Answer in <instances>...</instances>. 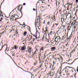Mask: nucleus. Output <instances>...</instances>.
Returning <instances> with one entry per match:
<instances>
[{
  "instance_id": "nucleus-1",
  "label": "nucleus",
  "mask_w": 78,
  "mask_h": 78,
  "mask_svg": "<svg viewBox=\"0 0 78 78\" xmlns=\"http://www.w3.org/2000/svg\"><path fill=\"white\" fill-rule=\"evenodd\" d=\"M56 38L57 39V42H59V41H60V39H61V38H60V37H59V36H58L57 37H56L55 39H56Z\"/></svg>"
},
{
  "instance_id": "nucleus-2",
  "label": "nucleus",
  "mask_w": 78,
  "mask_h": 78,
  "mask_svg": "<svg viewBox=\"0 0 78 78\" xmlns=\"http://www.w3.org/2000/svg\"><path fill=\"white\" fill-rule=\"evenodd\" d=\"M75 25V20H74L73 22L72 23V25L73 27H74Z\"/></svg>"
},
{
  "instance_id": "nucleus-3",
  "label": "nucleus",
  "mask_w": 78,
  "mask_h": 78,
  "mask_svg": "<svg viewBox=\"0 0 78 78\" xmlns=\"http://www.w3.org/2000/svg\"><path fill=\"white\" fill-rule=\"evenodd\" d=\"M25 46H23L22 48L21 51H23L24 50H25Z\"/></svg>"
},
{
  "instance_id": "nucleus-4",
  "label": "nucleus",
  "mask_w": 78,
  "mask_h": 78,
  "mask_svg": "<svg viewBox=\"0 0 78 78\" xmlns=\"http://www.w3.org/2000/svg\"><path fill=\"white\" fill-rule=\"evenodd\" d=\"M56 48L55 47H53L51 48V50L52 51H54L56 49Z\"/></svg>"
},
{
  "instance_id": "nucleus-5",
  "label": "nucleus",
  "mask_w": 78,
  "mask_h": 78,
  "mask_svg": "<svg viewBox=\"0 0 78 78\" xmlns=\"http://www.w3.org/2000/svg\"><path fill=\"white\" fill-rule=\"evenodd\" d=\"M30 51H33V50L31 49V48H29L28 49V52Z\"/></svg>"
},
{
  "instance_id": "nucleus-6",
  "label": "nucleus",
  "mask_w": 78,
  "mask_h": 78,
  "mask_svg": "<svg viewBox=\"0 0 78 78\" xmlns=\"http://www.w3.org/2000/svg\"><path fill=\"white\" fill-rule=\"evenodd\" d=\"M20 5H19L18 6V7H19L18 8L17 10L18 11H20V12H21V11L20 10Z\"/></svg>"
},
{
  "instance_id": "nucleus-7",
  "label": "nucleus",
  "mask_w": 78,
  "mask_h": 78,
  "mask_svg": "<svg viewBox=\"0 0 78 78\" xmlns=\"http://www.w3.org/2000/svg\"><path fill=\"white\" fill-rule=\"evenodd\" d=\"M17 14H14V16H11V19H12V18H13L14 17H15V16H17Z\"/></svg>"
},
{
  "instance_id": "nucleus-8",
  "label": "nucleus",
  "mask_w": 78,
  "mask_h": 78,
  "mask_svg": "<svg viewBox=\"0 0 78 78\" xmlns=\"http://www.w3.org/2000/svg\"><path fill=\"white\" fill-rule=\"evenodd\" d=\"M65 73H66V75L68 76V75H69V74L68 73V72L66 71V70H65Z\"/></svg>"
},
{
  "instance_id": "nucleus-9",
  "label": "nucleus",
  "mask_w": 78,
  "mask_h": 78,
  "mask_svg": "<svg viewBox=\"0 0 78 78\" xmlns=\"http://www.w3.org/2000/svg\"><path fill=\"white\" fill-rule=\"evenodd\" d=\"M27 34V32H24V33H23V36H26V34Z\"/></svg>"
},
{
  "instance_id": "nucleus-10",
  "label": "nucleus",
  "mask_w": 78,
  "mask_h": 78,
  "mask_svg": "<svg viewBox=\"0 0 78 78\" xmlns=\"http://www.w3.org/2000/svg\"><path fill=\"white\" fill-rule=\"evenodd\" d=\"M39 6H40V5H39V4H36V7H37V8H39Z\"/></svg>"
},
{
  "instance_id": "nucleus-11",
  "label": "nucleus",
  "mask_w": 78,
  "mask_h": 78,
  "mask_svg": "<svg viewBox=\"0 0 78 78\" xmlns=\"http://www.w3.org/2000/svg\"><path fill=\"white\" fill-rule=\"evenodd\" d=\"M69 4V5H71V6L72 5L71 4H69V3H68L66 4V6H67V5H68Z\"/></svg>"
},
{
  "instance_id": "nucleus-12",
  "label": "nucleus",
  "mask_w": 78,
  "mask_h": 78,
  "mask_svg": "<svg viewBox=\"0 0 78 78\" xmlns=\"http://www.w3.org/2000/svg\"><path fill=\"white\" fill-rule=\"evenodd\" d=\"M3 45V42H2L0 44V47Z\"/></svg>"
},
{
  "instance_id": "nucleus-13",
  "label": "nucleus",
  "mask_w": 78,
  "mask_h": 78,
  "mask_svg": "<svg viewBox=\"0 0 78 78\" xmlns=\"http://www.w3.org/2000/svg\"><path fill=\"white\" fill-rule=\"evenodd\" d=\"M42 64H41L40 66L37 69H39V68H41V67H42Z\"/></svg>"
},
{
  "instance_id": "nucleus-14",
  "label": "nucleus",
  "mask_w": 78,
  "mask_h": 78,
  "mask_svg": "<svg viewBox=\"0 0 78 78\" xmlns=\"http://www.w3.org/2000/svg\"><path fill=\"white\" fill-rule=\"evenodd\" d=\"M17 48V47L16 46V45L14 46V49H16V50Z\"/></svg>"
},
{
  "instance_id": "nucleus-15",
  "label": "nucleus",
  "mask_w": 78,
  "mask_h": 78,
  "mask_svg": "<svg viewBox=\"0 0 78 78\" xmlns=\"http://www.w3.org/2000/svg\"><path fill=\"white\" fill-rule=\"evenodd\" d=\"M22 47H20L19 48V50H21V51H22Z\"/></svg>"
},
{
  "instance_id": "nucleus-16",
  "label": "nucleus",
  "mask_w": 78,
  "mask_h": 78,
  "mask_svg": "<svg viewBox=\"0 0 78 78\" xmlns=\"http://www.w3.org/2000/svg\"><path fill=\"white\" fill-rule=\"evenodd\" d=\"M50 35H51L53 34V32L52 31H51L50 33Z\"/></svg>"
},
{
  "instance_id": "nucleus-17",
  "label": "nucleus",
  "mask_w": 78,
  "mask_h": 78,
  "mask_svg": "<svg viewBox=\"0 0 78 78\" xmlns=\"http://www.w3.org/2000/svg\"><path fill=\"white\" fill-rule=\"evenodd\" d=\"M34 55H36L37 54V53H36V51L34 52Z\"/></svg>"
},
{
  "instance_id": "nucleus-18",
  "label": "nucleus",
  "mask_w": 78,
  "mask_h": 78,
  "mask_svg": "<svg viewBox=\"0 0 78 78\" xmlns=\"http://www.w3.org/2000/svg\"><path fill=\"white\" fill-rule=\"evenodd\" d=\"M68 56L69 58H71V54L70 55H68Z\"/></svg>"
},
{
  "instance_id": "nucleus-19",
  "label": "nucleus",
  "mask_w": 78,
  "mask_h": 78,
  "mask_svg": "<svg viewBox=\"0 0 78 78\" xmlns=\"http://www.w3.org/2000/svg\"><path fill=\"white\" fill-rule=\"evenodd\" d=\"M28 29L29 31H30V27H28Z\"/></svg>"
},
{
  "instance_id": "nucleus-20",
  "label": "nucleus",
  "mask_w": 78,
  "mask_h": 78,
  "mask_svg": "<svg viewBox=\"0 0 78 78\" xmlns=\"http://www.w3.org/2000/svg\"><path fill=\"white\" fill-rule=\"evenodd\" d=\"M62 21V20L64 22V19L63 18H62L61 19Z\"/></svg>"
},
{
  "instance_id": "nucleus-21",
  "label": "nucleus",
  "mask_w": 78,
  "mask_h": 78,
  "mask_svg": "<svg viewBox=\"0 0 78 78\" xmlns=\"http://www.w3.org/2000/svg\"><path fill=\"white\" fill-rule=\"evenodd\" d=\"M76 3H78V0H76Z\"/></svg>"
},
{
  "instance_id": "nucleus-22",
  "label": "nucleus",
  "mask_w": 78,
  "mask_h": 78,
  "mask_svg": "<svg viewBox=\"0 0 78 78\" xmlns=\"http://www.w3.org/2000/svg\"><path fill=\"white\" fill-rule=\"evenodd\" d=\"M65 27H66V26L64 25H63L62 26V27H63V28H65Z\"/></svg>"
},
{
  "instance_id": "nucleus-23",
  "label": "nucleus",
  "mask_w": 78,
  "mask_h": 78,
  "mask_svg": "<svg viewBox=\"0 0 78 78\" xmlns=\"http://www.w3.org/2000/svg\"><path fill=\"white\" fill-rule=\"evenodd\" d=\"M73 11H75V8H73Z\"/></svg>"
},
{
  "instance_id": "nucleus-24",
  "label": "nucleus",
  "mask_w": 78,
  "mask_h": 78,
  "mask_svg": "<svg viewBox=\"0 0 78 78\" xmlns=\"http://www.w3.org/2000/svg\"><path fill=\"white\" fill-rule=\"evenodd\" d=\"M14 48H12V49L10 50V51H11V50H13Z\"/></svg>"
},
{
  "instance_id": "nucleus-25",
  "label": "nucleus",
  "mask_w": 78,
  "mask_h": 78,
  "mask_svg": "<svg viewBox=\"0 0 78 78\" xmlns=\"http://www.w3.org/2000/svg\"><path fill=\"white\" fill-rule=\"evenodd\" d=\"M44 37H45L44 36L42 38V40H43V39H44Z\"/></svg>"
},
{
  "instance_id": "nucleus-26",
  "label": "nucleus",
  "mask_w": 78,
  "mask_h": 78,
  "mask_svg": "<svg viewBox=\"0 0 78 78\" xmlns=\"http://www.w3.org/2000/svg\"><path fill=\"white\" fill-rule=\"evenodd\" d=\"M49 24H50V22H48L47 23V25H49Z\"/></svg>"
},
{
  "instance_id": "nucleus-27",
  "label": "nucleus",
  "mask_w": 78,
  "mask_h": 78,
  "mask_svg": "<svg viewBox=\"0 0 78 78\" xmlns=\"http://www.w3.org/2000/svg\"><path fill=\"white\" fill-rule=\"evenodd\" d=\"M26 4L25 3H24L23 4V5L24 6H25V5Z\"/></svg>"
},
{
  "instance_id": "nucleus-28",
  "label": "nucleus",
  "mask_w": 78,
  "mask_h": 78,
  "mask_svg": "<svg viewBox=\"0 0 78 78\" xmlns=\"http://www.w3.org/2000/svg\"><path fill=\"white\" fill-rule=\"evenodd\" d=\"M36 33H39L38 31L37 30V28H36Z\"/></svg>"
},
{
  "instance_id": "nucleus-29",
  "label": "nucleus",
  "mask_w": 78,
  "mask_h": 78,
  "mask_svg": "<svg viewBox=\"0 0 78 78\" xmlns=\"http://www.w3.org/2000/svg\"><path fill=\"white\" fill-rule=\"evenodd\" d=\"M68 43H69V42H68L66 44V46H67V45H68Z\"/></svg>"
},
{
  "instance_id": "nucleus-30",
  "label": "nucleus",
  "mask_w": 78,
  "mask_h": 78,
  "mask_svg": "<svg viewBox=\"0 0 78 78\" xmlns=\"http://www.w3.org/2000/svg\"><path fill=\"white\" fill-rule=\"evenodd\" d=\"M27 63H28V61H27L25 63V64H27Z\"/></svg>"
},
{
  "instance_id": "nucleus-31",
  "label": "nucleus",
  "mask_w": 78,
  "mask_h": 78,
  "mask_svg": "<svg viewBox=\"0 0 78 78\" xmlns=\"http://www.w3.org/2000/svg\"><path fill=\"white\" fill-rule=\"evenodd\" d=\"M53 61H54V62H53ZM53 61V64H56V63H55V61Z\"/></svg>"
},
{
  "instance_id": "nucleus-32",
  "label": "nucleus",
  "mask_w": 78,
  "mask_h": 78,
  "mask_svg": "<svg viewBox=\"0 0 78 78\" xmlns=\"http://www.w3.org/2000/svg\"><path fill=\"white\" fill-rule=\"evenodd\" d=\"M7 48H6V49H5V52H6V50H7Z\"/></svg>"
},
{
  "instance_id": "nucleus-33",
  "label": "nucleus",
  "mask_w": 78,
  "mask_h": 78,
  "mask_svg": "<svg viewBox=\"0 0 78 78\" xmlns=\"http://www.w3.org/2000/svg\"><path fill=\"white\" fill-rule=\"evenodd\" d=\"M4 46H5V45H4L3 46H2L1 49H2V48H3V47H4Z\"/></svg>"
},
{
  "instance_id": "nucleus-34",
  "label": "nucleus",
  "mask_w": 78,
  "mask_h": 78,
  "mask_svg": "<svg viewBox=\"0 0 78 78\" xmlns=\"http://www.w3.org/2000/svg\"><path fill=\"white\" fill-rule=\"evenodd\" d=\"M35 41V38H34V39H33V42H34Z\"/></svg>"
},
{
  "instance_id": "nucleus-35",
  "label": "nucleus",
  "mask_w": 78,
  "mask_h": 78,
  "mask_svg": "<svg viewBox=\"0 0 78 78\" xmlns=\"http://www.w3.org/2000/svg\"><path fill=\"white\" fill-rule=\"evenodd\" d=\"M0 16H2V17H3V15L2 14H0Z\"/></svg>"
},
{
  "instance_id": "nucleus-36",
  "label": "nucleus",
  "mask_w": 78,
  "mask_h": 78,
  "mask_svg": "<svg viewBox=\"0 0 78 78\" xmlns=\"http://www.w3.org/2000/svg\"><path fill=\"white\" fill-rule=\"evenodd\" d=\"M40 61H41V58H39V61L40 62V63H41V62H40Z\"/></svg>"
},
{
  "instance_id": "nucleus-37",
  "label": "nucleus",
  "mask_w": 78,
  "mask_h": 78,
  "mask_svg": "<svg viewBox=\"0 0 78 78\" xmlns=\"http://www.w3.org/2000/svg\"><path fill=\"white\" fill-rule=\"evenodd\" d=\"M29 53H30V54H31V52H32V51H30V52H28Z\"/></svg>"
},
{
  "instance_id": "nucleus-38",
  "label": "nucleus",
  "mask_w": 78,
  "mask_h": 78,
  "mask_svg": "<svg viewBox=\"0 0 78 78\" xmlns=\"http://www.w3.org/2000/svg\"><path fill=\"white\" fill-rule=\"evenodd\" d=\"M25 22H23V25H24L25 26Z\"/></svg>"
},
{
  "instance_id": "nucleus-39",
  "label": "nucleus",
  "mask_w": 78,
  "mask_h": 78,
  "mask_svg": "<svg viewBox=\"0 0 78 78\" xmlns=\"http://www.w3.org/2000/svg\"><path fill=\"white\" fill-rule=\"evenodd\" d=\"M54 75H55V74H53V75L52 76L53 77Z\"/></svg>"
},
{
  "instance_id": "nucleus-40",
  "label": "nucleus",
  "mask_w": 78,
  "mask_h": 78,
  "mask_svg": "<svg viewBox=\"0 0 78 78\" xmlns=\"http://www.w3.org/2000/svg\"><path fill=\"white\" fill-rule=\"evenodd\" d=\"M73 62H74V61H73V62H72L70 64V65H71V64H73Z\"/></svg>"
},
{
  "instance_id": "nucleus-41",
  "label": "nucleus",
  "mask_w": 78,
  "mask_h": 78,
  "mask_svg": "<svg viewBox=\"0 0 78 78\" xmlns=\"http://www.w3.org/2000/svg\"><path fill=\"white\" fill-rule=\"evenodd\" d=\"M43 50V48H41L40 49V50Z\"/></svg>"
},
{
  "instance_id": "nucleus-42",
  "label": "nucleus",
  "mask_w": 78,
  "mask_h": 78,
  "mask_svg": "<svg viewBox=\"0 0 78 78\" xmlns=\"http://www.w3.org/2000/svg\"><path fill=\"white\" fill-rule=\"evenodd\" d=\"M33 11H35L36 9H33Z\"/></svg>"
},
{
  "instance_id": "nucleus-43",
  "label": "nucleus",
  "mask_w": 78,
  "mask_h": 78,
  "mask_svg": "<svg viewBox=\"0 0 78 78\" xmlns=\"http://www.w3.org/2000/svg\"><path fill=\"white\" fill-rule=\"evenodd\" d=\"M34 54H33L31 56H34Z\"/></svg>"
},
{
  "instance_id": "nucleus-44",
  "label": "nucleus",
  "mask_w": 78,
  "mask_h": 78,
  "mask_svg": "<svg viewBox=\"0 0 78 78\" xmlns=\"http://www.w3.org/2000/svg\"><path fill=\"white\" fill-rule=\"evenodd\" d=\"M54 42H57V41H56V40H55L54 41Z\"/></svg>"
},
{
  "instance_id": "nucleus-45",
  "label": "nucleus",
  "mask_w": 78,
  "mask_h": 78,
  "mask_svg": "<svg viewBox=\"0 0 78 78\" xmlns=\"http://www.w3.org/2000/svg\"><path fill=\"white\" fill-rule=\"evenodd\" d=\"M30 39H32V37H31Z\"/></svg>"
},
{
  "instance_id": "nucleus-46",
  "label": "nucleus",
  "mask_w": 78,
  "mask_h": 78,
  "mask_svg": "<svg viewBox=\"0 0 78 78\" xmlns=\"http://www.w3.org/2000/svg\"><path fill=\"white\" fill-rule=\"evenodd\" d=\"M33 36H34V37H36V36H35V35H33Z\"/></svg>"
},
{
  "instance_id": "nucleus-47",
  "label": "nucleus",
  "mask_w": 78,
  "mask_h": 78,
  "mask_svg": "<svg viewBox=\"0 0 78 78\" xmlns=\"http://www.w3.org/2000/svg\"><path fill=\"white\" fill-rule=\"evenodd\" d=\"M11 12H11L10 13V14L9 15V16H10V14H11Z\"/></svg>"
},
{
  "instance_id": "nucleus-48",
  "label": "nucleus",
  "mask_w": 78,
  "mask_h": 78,
  "mask_svg": "<svg viewBox=\"0 0 78 78\" xmlns=\"http://www.w3.org/2000/svg\"><path fill=\"white\" fill-rule=\"evenodd\" d=\"M70 38H69V37L68 38H67V39L68 40H69V39H70Z\"/></svg>"
},
{
  "instance_id": "nucleus-49",
  "label": "nucleus",
  "mask_w": 78,
  "mask_h": 78,
  "mask_svg": "<svg viewBox=\"0 0 78 78\" xmlns=\"http://www.w3.org/2000/svg\"><path fill=\"white\" fill-rule=\"evenodd\" d=\"M51 66L50 67V68H51Z\"/></svg>"
},
{
  "instance_id": "nucleus-50",
  "label": "nucleus",
  "mask_w": 78,
  "mask_h": 78,
  "mask_svg": "<svg viewBox=\"0 0 78 78\" xmlns=\"http://www.w3.org/2000/svg\"><path fill=\"white\" fill-rule=\"evenodd\" d=\"M42 30H43V31H44V29L43 28Z\"/></svg>"
},
{
  "instance_id": "nucleus-51",
  "label": "nucleus",
  "mask_w": 78,
  "mask_h": 78,
  "mask_svg": "<svg viewBox=\"0 0 78 78\" xmlns=\"http://www.w3.org/2000/svg\"><path fill=\"white\" fill-rule=\"evenodd\" d=\"M55 25H58V23H57V24L56 23H55Z\"/></svg>"
},
{
  "instance_id": "nucleus-52",
  "label": "nucleus",
  "mask_w": 78,
  "mask_h": 78,
  "mask_svg": "<svg viewBox=\"0 0 78 78\" xmlns=\"http://www.w3.org/2000/svg\"><path fill=\"white\" fill-rule=\"evenodd\" d=\"M71 35H70V36H69V37L70 38V37H71Z\"/></svg>"
},
{
  "instance_id": "nucleus-53",
  "label": "nucleus",
  "mask_w": 78,
  "mask_h": 78,
  "mask_svg": "<svg viewBox=\"0 0 78 78\" xmlns=\"http://www.w3.org/2000/svg\"><path fill=\"white\" fill-rule=\"evenodd\" d=\"M59 59H60V58H58V60H59Z\"/></svg>"
},
{
  "instance_id": "nucleus-54",
  "label": "nucleus",
  "mask_w": 78,
  "mask_h": 78,
  "mask_svg": "<svg viewBox=\"0 0 78 78\" xmlns=\"http://www.w3.org/2000/svg\"><path fill=\"white\" fill-rule=\"evenodd\" d=\"M16 34H17V33H18V32H16Z\"/></svg>"
},
{
  "instance_id": "nucleus-55",
  "label": "nucleus",
  "mask_w": 78,
  "mask_h": 78,
  "mask_svg": "<svg viewBox=\"0 0 78 78\" xmlns=\"http://www.w3.org/2000/svg\"><path fill=\"white\" fill-rule=\"evenodd\" d=\"M69 68H72V69H73L72 67H69Z\"/></svg>"
},
{
  "instance_id": "nucleus-56",
  "label": "nucleus",
  "mask_w": 78,
  "mask_h": 78,
  "mask_svg": "<svg viewBox=\"0 0 78 78\" xmlns=\"http://www.w3.org/2000/svg\"><path fill=\"white\" fill-rule=\"evenodd\" d=\"M50 74H51V72H50Z\"/></svg>"
},
{
  "instance_id": "nucleus-57",
  "label": "nucleus",
  "mask_w": 78,
  "mask_h": 78,
  "mask_svg": "<svg viewBox=\"0 0 78 78\" xmlns=\"http://www.w3.org/2000/svg\"><path fill=\"white\" fill-rule=\"evenodd\" d=\"M64 14H63V17H64Z\"/></svg>"
},
{
  "instance_id": "nucleus-58",
  "label": "nucleus",
  "mask_w": 78,
  "mask_h": 78,
  "mask_svg": "<svg viewBox=\"0 0 78 78\" xmlns=\"http://www.w3.org/2000/svg\"><path fill=\"white\" fill-rule=\"evenodd\" d=\"M44 24H45V21L43 22Z\"/></svg>"
},
{
  "instance_id": "nucleus-59",
  "label": "nucleus",
  "mask_w": 78,
  "mask_h": 78,
  "mask_svg": "<svg viewBox=\"0 0 78 78\" xmlns=\"http://www.w3.org/2000/svg\"><path fill=\"white\" fill-rule=\"evenodd\" d=\"M77 70H78V66L77 67Z\"/></svg>"
},
{
  "instance_id": "nucleus-60",
  "label": "nucleus",
  "mask_w": 78,
  "mask_h": 78,
  "mask_svg": "<svg viewBox=\"0 0 78 78\" xmlns=\"http://www.w3.org/2000/svg\"><path fill=\"white\" fill-rule=\"evenodd\" d=\"M23 27H25V26H23Z\"/></svg>"
},
{
  "instance_id": "nucleus-61",
  "label": "nucleus",
  "mask_w": 78,
  "mask_h": 78,
  "mask_svg": "<svg viewBox=\"0 0 78 78\" xmlns=\"http://www.w3.org/2000/svg\"><path fill=\"white\" fill-rule=\"evenodd\" d=\"M55 34V32L53 33V34Z\"/></svg>"
},
{
  "instance_id": "nucleus-62",
  "label": "nucleus",
  "mask_w": 78,
  "mask_h": 78,
  "mask_svg": "<svg viewBox=\"0 0 78 78\" xmlns=\"http://www.w3.org/2000/svg\"><path fill=\"white\" fill-rule=\"evenodd\" d=\"M12 56H14V55H13V54H12Z\"/></svg>"
},
{
  "instance_id": "nucleus-63",
  "label": "nucleus",
  "mask_w": 78,
  "mask_h": 78,
  "mask_svg": "<svg viewBox=\"0 0 78 78\" xmlns=\"http://www.w3.org/2000/svg\"><path fill=\"white\" fill-rule=\"evenodd\" d=\"M13 55H14V56L15 55V53H14V54H13Z\"/></svg>"
},
{
  "instance_id": "nucleus-64",
  "label": "nucleus",
  "mask_w": 78,
  "mask_h": 78,
  "mask_svg": "<svg viewBox=\"0 0 78 78\" xmlns=\"http://www.w3.org/2000/svg\"><path fill=\"white\" fill-rule=\"evenodd\" d=\"M54 27V24L53 25V26H52V27Z\"/></svg>"
}]
</instances>
